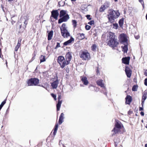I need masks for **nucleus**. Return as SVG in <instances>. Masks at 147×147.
Listing matches in <instances>:
<instances>
[{"label":"nucleus","mask_w":147,"mask_h":147,"mask_svg":"<svg viewBox=\"0 0 147 147\" xmlns=\"http://www.w3.org/2000/svg\"><path fill=\"white\" fill-rule=\"evenodd\" d=\"M57 62L62 68H63L66 65H67L64 57L62 56H59L58 57Z\"/></svg>","instance_id":"obj_3"},{"label":"nucleus","mask_w":147,"mask_h":147,"mask_svg":"<svg viewBox=\"0 0 147 147\" xmlns=\"http://www.w3.org/2000/svg\"><path fill=\"white\" fill-rule=\"evenodd\" d=\"M39 81L37 78H32L28 81L27 84L29 86H36L38 84Z\"/></svg>","instance_id":"obj_5"},{"label":"nucleus","mask_w":147,"mask_h":147,"mask_svg":"<svg viewBox=\"0 0 147 147\" xmlns=\"http://www.w3.org/2000/svg\"><path fill=\"white\" fill-rule=\"evenodd\" d=\"M60 96H59L58 97V99H59V100H60Z\"/></svg>","instance_id":"obj_51"},{"label":"nucleus","mask_w":147,"mask_h":147,"mask_svg":"<svg viewBox=\"0 0 147 147\" xmlns=\"http://www.w3.org/2000/svg\"><path fill=\"white\" fill-rule=\"evenodd\" d=\"M120 15V13L118 11L111 10L108 15L109 21L111 23L114 21L115 19L118 18Z\"/></svg>","instance_id":"obj_2"},{"label":"nucleus","mask_w":147,"mask_h":147,"mask_svg":"<svg viewBox=\"0 0 147 147\" xmlns=\"http://www.w3.org/2000/svg\"><path fill=\"white\" fill-rule=\"evenodd\" d=\"M40 63H42L45 61L46 59L45 56L43 55H41L40 57Z\"/></svg>","instance_id":"obj_29"},{"label":"nucleus","mask_w":147,"mask_h":147,"mask_svg":"<svg viewBox=\"0 0 147 147\" xmlns=\"http://www.w3.org/2000/svg\"><path fill=\"white\" fill-rule=\"evenodd\" d=\"M94 22L93 20H92L89 22L88 24L90 25H92L94 24Z\"/></svg>","instance_id":"obj_41"},{"label":"nucleus","mask_w":147,"mask_h":147,"mask_svg":"<svg viewBox=\"0 0 147 147\" xmlns=\"http://www.w3.org/2000/svg\"><path fill=\"white\" fill-rule=\"evenodd\" d=\"M139 1L142 4V6L144 8V1L143 0H139Z\"/></svg>","instance_id":"obj_38"},{"label":"nucleus","mask_w":147,"mask_h":147,"mask_svg":"<svg viewBox=\"0 0 147 147\" xmlns=\"http://www.w3.org/2000/svg\"><path fill=\"white\" fill-rule=\"evenodd\" d=\"M51 95L54 98L55 100H56V95L53 94H51Z\"/></svg>","instance_id":"obj_40"},{"label":"nucleus","mask_w":147,"mask_h":147,"mask_svg":"<svg viewBox=\"0 0 147 147\" xmlns=\"http://www.w3.org/2000/svg\"><path fill=\"white\" fill-rule=\"evenodd\" d=\"M124 46H122L121 47L122 48V51L124 52V53H126L128 50L127 48V44H124Z\"/></svg>","instance_id":"obj_23"},{"label":"nucleus","mask_w":147,"mask_h":147,"mask_svg":"<svg viewBox=\"0 0 147 147\" xmlns=\"http://www.w3.org/2000/svg\"><path fill=\"white\" fill-rule=\"evenodd\" d=\"M97 73H99V71H98V70H97Z\"/></svg>","instance_id":"obj_55"},{"label":"nucleus","mask_w":147,"mask_h":147,"mask_svg":"<svg viewBox=\"0 0 147 147\" xmlns=\"http://www.w3.org/2000/svg\"><path fill=\"white\" fill-rule=\"evenodd\" d=\"M125 72L127 77L130 78L131 74V71L128 67H126Z\"/></svg>","instance_id":"obj_12"},{"label":"nucleus","mask_w":147,"mask_h":147,"mask_svg":"<svg viewBox=\"0 0 147 147\" xmlns=\"http://www.w3.org/2000/svg\"><path fill=\"white\" fill-rule=\"evenodd\" d=\"M71 1H76V0H71Z\"/></svg>","instance_id":"obj_54"},{"label":"nucleus","mask_w":147,"mask_h":147,"mask_svg":"<svg viewBox=\"0 0 147 147\" xmlns=\"http://www.w3.org/2000/svg\"><path fill=\"white\" fill-rule=\"evenodd\" d=\"M102 81L103 80H98L96 82L97 84L98 85L102 87H103V88L105 89V87L104 86V84L102 82Z\"/></svg>","instance_id":"obj_17"},{"label":"nucleus","mask_w":147,"mask_h":147,"mask_svg":"<svg viewBox=\"0 0 147 147\" xmlns=\"http://www.w3.org/2000/svg\"><path fill=\"white\" fill-rule=\"evenodd\" d=\"M80 57L81 58H82L83 57V56L82 55L83 54V52H81L80 53Z\"/></svg>","instance_id":"obj_45"},{"label":"nucleus","mask_w":147,"mask_h":147,"mask_svg":"<svg viewBox=\"0 0 147 147\" xmlns=\"http://www.w3.org/2000/svg\"><path fill=\"white\" fill-rule=\"evenodd\" d=\"M81 80L83 82V78H81Z\"/></svg>","instance_id":"obj_53"},{"label":"nucleus","mask_w":147,"mask_h":147,"mask_svg":"<svg viewBox=\"0 0 147 147\" xmlns=\"http://www.w3.org/2000/svg\"><path fill=\"white\" fill-rule=\"evenodd\" d=\"M145 147H147V144H146L145 145Z\"/></svg>","instance_id":"obj_52"},{"label":"nucleus","mask_w":147,"mask_h":147,"mask_svg":"<svg viewBox=\"0 0 147 147\" xmlns=\"http://www.w3.org/2000/svg\"><path fill=\"white\" fill-rule=\"evenodd\" d=\"M144 84L146 86H147V78H146L144 80Z\"/></svg>","instance_id":"obj_43"},{"label":"nucleus","mask_w":147,"mask_h":147,"mask_svg":"<svg viewBox=\"0 0 147 147\" xmlns=\"http://www.w3.org/2000/svg\"><path fill=\"white\" fill-rule=\"evenodd\" d=\"M67 11L65 10H61L60 12L59 17L60 18H61L63 16L67 14Z\"/></svg>","instance_id":"obj_22"},{"label":"nucleus","mask_w":147,"mask_h":147,"mask_svg":"<svg viewBox=\"0 0 147 147\" xmlns=\"http://www.w3.org/2000/svg\"><path fill=\"white\" fill-rule=\"evenodd\" d=\"M113 28L115 29H117L118 27V24H113Z\"/></svg>","instance_id":"obj_34"},{"label":"nucleus","mask_w":147,"mask_h":147,"mask_svg":"<svg viewBox=\"0 0 147 147\" xmlns=\"http://www.w3.org/2000/svg\"><path fill=\"white\" fill-rule=\"evenodd\" d=\"M125 103L126 104H130L131 101V98L130 96H127L125 98Z\"/></svg>","instance_id":"obj_19"},{"label":"nucleus","mask_w":147,"mask_h":147,"mask_svg":"<svg viewBox=\"0 0 147 147\" xmlns=\"http://www.w3.org/2000/svg\"><path fill=\"white\" fill-rule=\"evenodd\" d=\"M119 37V40L122 43H127V37L126 34H121L120 35Z\"/></svg>","instance_id":"obj_6"},{"label":"nucleus","mask_w":147,"mask_h":147,"mask_svg":"<svg viewBox=\"0 0 147 147\" xmlns=\"http://www.w3.org/2000/svg\"><path fill=\"white\" fill-rule=\"evenodd\" d=\"M5 102L6 100H5L2 102L1 104L0 105V110H1L2 107L5 104Z\"/></svg>","instance_id":"obj_32"},{"label":"nucleus","mask_w":147,"mask_h":147,"mask_svg":"<svg viewBox=\"0 0 147 147\" xmlns=\"http://www.w3.org/2000/svg\"><path fill=\"white\" fill-rule=\"evenodd\" d=\"M136 38V39H138L139 38V36H135V37Z\"/></svg>","instance_id":"obj_50"},{"label":"nucleus","mask_w":147,"mask_h":147,"mask_svg":"<svg viewBox=\"0 0 147 147\" xmlns=\"http://www.w3.org/2000/svg\"><path fill=\"white\" fill-rule=\"evenodd\" d=\"M60 47V44L58 42L57 43V45L56 47L55 48H58V47Z\"/></svg>","instance_id":"obj_44"},{"label":"nucleus","mask_w":147,"mask_h":147,"mask_svg":"<svg viewBox=\"0 0 147 147\" xmlns=\"http://www.w3.org/2000/svg\"><path fill=\"white\" fill-rule=\"evenodd\" d=\"M61 32L63 31H66L67 30V27L66 26V24L63 23L60 27Z\"/></svg>","instance_id":"obj_20"},{"label":"nucleus","mask_w":147,"mask_h":147,"mask_svg":"<svg viewBox=\"0 0 147 147\" xmlns=\"http://www.w3.org/2000/svg\"><path fill=\"white\" fill-rule=\"evenodd\" d=\"M130 57H129L123 58L122 59V62L123 63L126 64H129Z\"/></svg>","instance_id":"obj_16"},{"label":"nucleus","mask_w":147,"mask_h":147,"mask_svg":"<svg viewBox=\"0 0 147 147\" xmlns=\"http://www.w3.org/2000/svg\"><path fill=\"white\" fill-rule=\"evenodd\" d=\"M53 34V30H51L48 33V39L49 40H50L52 39Z\"/></svg>","instance_id":"obj_24"},{"label":"nucleus","mask_w":147,"mask_h":147,"mask_svg":"<svg viewBox=\"0 0 147 147\" xmlns=\"http://www.w3.org/2000/svg\"><path fill=\"white\" fill-rule=\"evenodd\" d=\"M90 15H87L86 16L87 19L89 20H90L91 19V18H90Z\"/></svg>","instance_id":"obj_42"},{"label":"nucleus","mask_w":147,"mask_h":147,"mask_svg":"<svg viewBox=\"0 0 147 147\" xmlns=\"http://www.w3.org/2000/svg\"><path fill=\"white\" fill-rule=\"evenodd\" d=\"M61 104V101L60 100H59L58 103L57 105V110L58 111L59 110Z\"/></svg>","instance_id":"obj_28"},{"label":"nucleus","mask_w":147,"mask_h":147,"mask_svg":"<svg viewBox=\"0 0 147 147\" xmlns=\"http://www.w3.org/2000/svg\"><path fill=\"white\" fill-rule=\"evenodd\" d=\"M146 127L147 128V124L146 125Z\"/></svg>","instance_id":"obj_56"},{"label":"nucleus","mask_w":147,"mask_h":147,"mask_svg":"<svg viewBox=\"0 0 147 147\" xmlns=\"http://www.w3.org/2000/svg\"><path fill=\"white\" fill-rule=\"evenodd\" d=\"M144 110L143 108V107H140L139 108V111H143Z\"/></svg>","instance_id":"obj_46"},{"label":"nucleus","mask_w":147,"mask_h":147,"mask_svg":"<svg viewBox=\"0 0 147 147\" xmlns=\"http://www.w3.org/2000/svg\"><path fill=\"white\" fill-rule=\"evenodd\" d=\"M74 38L71 37L69 40L64 42L63 44L65 46L71 43L72 42L74 41Z\"/></svg>","instance_id":"obj_21"},{"label":"nucleus","mask_w":147,"mask_h":147,"mask_svg":"<svg viewBox=\"0 0 147 147\" xmlns=\"http://www.w3.org/2000/svg\"><path fill=\"white\" fill-rule=\"evenodd\" d=\"M59 15V13L57 10H53L51 12L52 16L56 20L57 19Z\"/></svg>","instance_id":"obj_10"},{"label":"nucleus","mask_w":147,"mask_h":147,"mask_svg":"<svg viewBox=\"0 0 147 147\" xmlns=\"http://www.w3.org/2000/svg\"><path fill=\"white\" fill-rule=\"evenodd\" d=\"M62 36L64 38H67L70 36V34L68 30L61 32Z\"/></svg>","instance_id":"obj_11"},{"label":"nucleus","mask_w":147,"mask_h":147,"mask_svg":"<svg viewBox=\"0 0 147 147\" xmlns=\"http://www.w3.org/2000/svg\"><path fill=\"white\" fill-rule=\"evenodd\" d=\"M27 23H28L27 21L26 20H25L24 22V28H25L26 27V25L27 24Z\"/></svg>","instance_id":"obj_37"},{"label":"nucleus","mask_w":147,"mask_h":147,"mask_svg":"<svg viewBox=\"0 0 147 147\" xmlns=\"http://www.w3.org/2000/svg\"><path fill=\"white\" fill-rule=\"evenodd\" d=\"M59 84V81L57 80L51 83V86L53 88L56 89L57 88Z\"/></svg>","instance_id":"obj_14"},{"label":"nucleus","mask_w":147,"mask_h":147,"mask_svg":"<svg viewBox=\"0 0 147 147\" xmlns=\"http://www.w3.org/2000/svg\"><path fill=\"white\" fill-rule=\"evenodd\" d=\"M78 38L80 40H82L83 39V38H82V36L83 35V34H80L79 33V34H78Z\"/></svg>","instance_id":"obj_33"},{"label":"nucleus","mask_w":147,"mask_h":147,"mask_svg":"<svg viewBox=\"0 0 147 147\" xmlns=\"http://www.w3.org/2000/svg\"><path fill=\"white\" fill-rule=\"evenodd\" d=\"M72 58V56L71 53L69 52L67 53L66 55V62H67V64H68L71 60Z\"/></svg>","instance_id":"obj_9"},{"label":"nucleus","mask_w":147,"mask_h":147,"mask_svg":"<svg viewBox=\"0 0 147 147\" xmlns=\"http://www.w3.org/2000/svg\"><path fill=\"white\" fill-rule=\"evenodd\" d=\"M121 127V123L119 121H117L115 124V126L113 129L112 130V132H114L112 135L113 136L116 133L118 132Z\"/></svg>","instance_id":"obj_4"},{"label":"nucleus","mask_w":147,"mask_h":147,"mask_svg":"<svg viewBox=\"0 0 147 147\" xmlns=\"http://www.w3.org/2000/svg\"><path fill=\"white\" fill-rule=\"evenodd\" d=\"M21 40L18 39L17 45L15 49V50L16 51H17L18 50V49L20 47L21 45Z\"/></svg>","instance_id":"obj_25"},{"label":"nucleus","mask_w":147,"mask_h":147,"mask_svg":"<svg viewBox=\"0 0 147 147\" xmlns=\"http://www.w3.org/2000/svg\"><path fill=\"white\" fill-rule=\"evenodd\" d=\"M69 16L68 14H66L63 17L59 19L58 23L60 24L63 22L67 21L69 19Z\"/></svg>","instance_id":"obj_8"},{"label":"nucleus","mask_w":147,"mask_h":147,"mask_svg":"<svg viewBox=\"0 0 147 147\" xmlns=\"http://www.w3.org/2000/svg\"><path fill=\"white\" fill-rule=\"evenodd\" d=\"M89 83V82L86 77H83V84L86 85H87Z\"/></svg>","instance_id":"obj_27"},{"label":"nucleus","mask_w":147,"mask_h":147,"mask_svg":"<svg viewBox=\"0 0 147 147\" xmlns=\"http://www.w3.org/2000/svg\"><path fill=\"white\" fill-rule=\"evenodd\" d=\"M72 22L73 27L74 29H75L77 26V22L75 20H72Z\"/></svg>","instance_id":"obj_26"},{"label":"nucleus","mask_w":147,"mask_h":147,"mask_svg":"<svg viewBox=\"0 0 147 147\" xmlns=\"http://www.w3.org/2000/svg\"><path fill=\"white\" fill-rule=\"evenodd\" d=\"M140 114L142 116H144V113L142 111L141 112Z\"/></svg>","instance_id":"obj_47"},{"label":"nucleus","mask_w":147,"mask_h":147,"mask_svg":"<svg viewBox=\"0 0 147 147\" xmlns=\"http://www.w3.org/2000/svg\"><path fill=\"white\" fill-rule=\"evenodd\" d=\"M91 26L88 25H86L85 26V28L86 30H89L90 29Z\"/></svg>","instance_id":"obj_36"},{"label":"nucleus","mask_w":147,"mask_h":147,"mask_svg":"<svg viewBox=\"0 0 147 147\" xmlns=\"http://www.w3.org/2000/svg\"><path fill=\"white\" fill-rule=\"evenodd\" d=\"M21 25L20 26V28L21 27Z\"/></svg>","instance_id":"obj_60"},{"label":"nucleus","mask_w":147,"mask_h":147,"mask_svg":"<svg viewBox=\"0 0 147 147\" xmlns=\"http://www.w3.org/2000/svg\"><path fill=\"white\" fill-rule=\"evenodd\" d=\"M137 90V86H134L132 88V90L133 91H136Z\"/></svg>","instance_id":"obj_35"},{"label":"nucleus","mask_w":147,"mask_h":147,"mask_svg":"<svg viewBox=\"0 0 147 147\" xmlns=\"http://www.w3.org/2000/svg\"><path fill=\"white\" fill-rule=\"evenodd\" d=\"M147 98V92H144L142 97V106L143 107L144 104V102Z\"/></svg>","instance_id":"obj_15"},{"label":"nucleus","mask_w":147,"mask_h":147,"mask_svg":"<svg viewBox=\"0 0 147 147\" xmlns=\"http://www.w3.org/2000/svg\"><path fill=\"white\" fill-rule=\"evenodd\" d=\"M90 86H89V88H90Z\"/></svg>","instance_id":"obj_59"},{"label":"nucleus","mask_w":147,"mask_h":147,"mask_svg":"<svg viewBox=\"0 0 147 147\" xmlns=\"http://www.w3.org/2000/svg\"><path fill=\"white\" fill-rule=\"evenodd\" d=\"M115 1H117L118 0H114Z\"/></svg>","instance_id":"obj_57"},{"label":"nucleus","mask_w":147,"mask_h":147,"mask_svg":"<svg viewBox=\"0 0 147 147\" xmlns=\"http://www.w3.org/2000/svg\"><path fill=\"white\" fill-rule=\"evenodd\" d=\"M109 7L108 4L106 3H105L104 5H102L100 9V11L101 12L103 11L105 9L108 8Z\"/></svg>","instance_id":"obj_13"},{"label":"nucleus","mask_w":147,"mask_h":147,"mask_svg":"<svg viewBox=\"0 0 147 147\" xmlns=\"http://www.w3.org/2000/svg\"><path fill=\"white\" fill-rule=\"evenodd\" d=\"M58 124H56L55 125V126L54 128V130L57 131L58 129Z\"/></svg>","instance_id":"obj_39"},{"label":"nucleus","mask_w":147,"mask_h":147,"mask_svg":"<svg viewBox=\"0 0 147 147\" xmlns=\"http://www.w3.org/2000/svg\"><path fill=\"white\" fill-rule=\"evenodd\" d=\"M57 131L54 130V132H53V134L54 135H56V134L57 133Z\"/></svg>","instance_id":"obj_49"},{"label":"nucleus","mask_w":147,"mask_h":147,"mask_svg":"<svg viewBox=\"0 0 147 147\" xmlns=\"http://www.w3.org/2000/svg\"><path fill=\"white\" fill-rule=\"evenodd\" d=\"M108 45L109 46L114 47H116L118 44V42L115 39V36L114 34L110 32L109 35V38H108Z\"/></svg>","instance_id":"obj_1"},{"label":"nucleus","mask_w":147,"mask_h":147,"mask_svg":"<svg viewBox=\"0 0 147 147\" xmlns=\"http://www.w3.org/2000/svg\"><path fill=\"white\" fill-rule=\"evenodd\" d=\"M90 58V55L87 50L83 51V59L85 60H88Z\"/></svg>","instance_id":"obj_7"},{"label":"nucleus","mask_w":147,"mask_h":147,"mask_svg":"<svg viewBox=\"0 0 147 147\" xmlns=\"http://www.w3.org/2000/svg\"><path fill=\"white\" fill-rule=\"evenodd\" d=\"M97 47V46L95 44L93 45L92 47V49L93 51H95L96 50Z\"/></svg>","instance_id":"obj_30"},{"label":"nucleus","mask_w":147,"mask_h":147,"mask_svg":"<svg viewBox=\"0 0 147 147\" xmlns=\"http://www.w3.org/2000/svg\"><path fill=\"white\" fill-rule=\"evenodd\" d=\"M142 122H143V120H142Z\"/></svg>","instance_id":"obj_58"},{"label":"nucleus","mask_w":147,"mask_h":147,"mask_svg":"<svg viewBox=\"0 0 147 147\" xmlns=\"http://www.w3.org/2000/svg\"><path fill=\"white\" fill-rule=\"evenodd\" d=\"M123 19H122L120 20L119 21V25L121 27L123 24Z\"/></svg>","instance_id":"obj_31"},{"label":"nucleus","mask_w":147,"mask_h":147,"mask_svg":"<svg viewBox=\"0 0 147 147\" xmlns=\"http://www.w3.org/2000/svg\"><path fill=\"white\" fill-rule=\"evenodd\" d=\"M64 114L63 113H61L60 116L59 120V123L60 125L62 123L63 121V119H64Z\"/></svg>","instance_id":"obj_18"},{"label":"nucleus","mask_w":147,"mask_h":147,"mask_svg":"<svg viewBox=\"0 0 147 147\" xmlns=\"http://www.w3.org/2000/svg\"><path fill=\"white\" fill-rule=\"evenodd\" d=\"M144 75L147 76V70H146L144 72Z\"/></svg>","instance_id":"obj_48"}]
</instances>
